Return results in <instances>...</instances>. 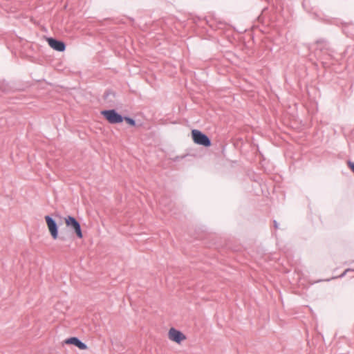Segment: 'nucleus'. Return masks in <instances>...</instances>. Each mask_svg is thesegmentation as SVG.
Masks as SVG:
<instances>
[{
	"label": "nucleus",
	"instance_id": "nucleus-1",
	"mask_svg": "<svg viewBox=\"0 0 354 354\" xmlns=\"http://www.w3.org/2000/svg\"><path fill=\"white\" fill-rule=\"evenodd\" d=\"M64 221L67 228L73 230L78 239L83 238L80 223L72 216H66L64 218Z\"/></svg>",
	"mask_w": 354,
	"mask_h": 354
},
{
	"label": "nucleus",
	"instance_id": "nucleus-9",
	"mask_svg": "<svg viewBox=\"0 0 354 354\" xmlns=\"http://www.w3.org/2000/svg\"><path fill=\"white\" fill-rule=\"evenodd\" d=\"M348 166L351 169V170L354 173V162H348Z\"/></svg>",
	"mask_w": 354,
	"mask_h": 354
},
{
	"label": "nucleus",
	"instance_id": "nucleus-2",
	"mask_svg": "<svg viewBox=\"0 0 354 354\" xmlns=\"http://www.w3.org/2000/svg\"><path fill=\"white\" fill-rule=\"evenodd\" d=\"M192 136L193 141L197 145H203L204 147H209L211 145V142L209 138L199 130H192Z\"/></svg>",
	"mask_w": 354,
	"mask_h": 354
},
{
	"label": "nucleus",
	"instance_id": "nucleus-3",
	"mask_svg": "<svg viewBox=\"0 0 354 354\" xmlns=\"http://www.w3.org/2000/svg\"><path fill=\"white\" fill-rule=\"evenodd\" d=\"M101 114L111 124L121 123L123 121V118L113 109L102 111Z\"/></svg>",
	"mask_w": 354,
	"mask_h": 354
},
{
	"label": "nucleus",
	"instance_id": "nucleus-6",
	"mask_svg": "<svg viewBox=\"0 0 354 354\" xmlns=\"http://www.w3.org/2000/svg\"><path fill=\"white\" fill-rule=\"evenodd\" d=\"M48 45L55 50L62 52L65 50L66 46L64 42L57 41L53 38L47 39Z\"/></svg>",
	"mask_w": 354,
	"mask_h": 354
},
{
	"label": "nucleus",
	"instance_id": "nucleus-5",
	"mask_svg": "<svg viewBox=\"0 0 354 354\" xmlns=\"http://www.w3.org/2000/svg\"><path fill=\"white\" fill-rule=\"evenodd\" d=\"M168 337L170 340L178 344H180L181 342L186 339V337L183 333L174 328L169 329Z\"/></svg>",
	"mask_w": 354,
	"mask_h": 354
},
{
	"label": "nucleus",
	"instance_id": "nucleus-8",
	"mask_svg": "<svg viewBox=\"0 0 354 354\" xmlns=\"http://www.w3.org/2000/svg\"><path fill=\"white\" fill-rule=\"evenodd\" d=\"M123 120H124L131 126H134L136 124L135 121L130 118H124Z\"/></svg>",
	"mask_w": 354,
	"mask_h": 354
},
{
	"label": "nucleus",
	"instance_id": "nucleus-7",
	"mask_svg": "<svg viewBox=\"0 0 354 354\" xmlns=\"http://www.w3.org/2000/svg\"><path fill=\"white\" fill-rule=\"evenodd\" d=\"M64 343L66 344H73L79 348L81 350H86L87 346L85 344L80 341V339L77 337H70L65 339Z\"/></svg>",
	"mask_w": 354,
	"mask_h": 354
},
{
	"label": "nucleus",
	"instance_id": "nucleus-4",
	"mask_svg": "<svg viewBox=\"0 0 354 354\" xmlns=\"http://www.w3.org/2000/svg\"><path fill=\"white\" fill-rule=\"evenodd\" d=\"M45 221L51 236L53 239H57L58 238V230L55 221L49 216H45Z\"/></svg>",
	"mask_w": 354,
	"mask_h": 354
}]
</instances>
